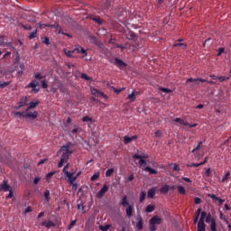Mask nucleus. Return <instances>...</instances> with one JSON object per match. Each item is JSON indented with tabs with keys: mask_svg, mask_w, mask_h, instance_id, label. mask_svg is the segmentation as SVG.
<instances>
[{
	"mask_svg": "<svg viewBox=\"0 0 231 231\" xmlns=\"http://www.w3.org/2000/svg\"><path fill=\"white\" fill-rule=\"evenodd\" d=\"M71 145L72 143L68 142L66 144L62 145L58 152V155L61 153L60 161L58 163V168H62L63 164L69 162V156L73 153V151L70 150Z\"/></svg>",
	"mask_w": 231,
	"mask_h": 231,
	"instance_id": "nucleus-1",
	"label": "nucleus"
},
{
	"mask_svg": "<svg viewBox=\"0 0 231 231\" xmlns=\"http://www.w3.org/2000/svg\"><path fill=\"white\" fill-rule=\"evenodd\" d=\"M194 82H195L196 85H199V82H200V83H209L212 86L217 85V83L215 81H213V80L208 81V80H207L205 79H202V78H199V79L189 78V79H188V80H186V84L194 83Z\"/></svg>",
	"mask_w": 231,
	"mask_h": 231,
	"instance_id": "nucleus-2",
	"label": "nucleus"
},
{
	"mask_svg": "<svg viewBox=\"0 0 231 231\" xmlns=\"http://www.w3.org/2000/svg\"><path fill=\"white\" fill-rule=\"evenodd\" d=\"M202 144H203L202 141L199 142V145H197V147H195L191 151V152H193V154H195V160H197V161L201 160L203 158V156H204V152H202V154L199 153V151L201 148Z\"/></svg>",
	"mask_w": 231,
	"mask_h": 231,
	"instance_id": "nucleus-3",
	"label": "nucleus"
},
{
	"mask_svg": "<svg viewBox=\"0 0 231 231\" xmlns=\"http://www.w3.org/2000/svg\"><path fill=\"white\" fill-rule=\"evenodd\" d=\"M39 82L36 79H33L32 82H30L26 88H32V93L37 94L40 92Z\"/></svg>",
	"mask_w": 231,
	"mask_h": 231,
	"instance_id": "nucleus-4",
	"label": "nucleus"
},
{
	"mask_svg": "<svg viewBox=\"0 0 231 231\" xmlns=\"http://www.w3.org/2000/svg\"><path fill=\"white\" fill-rule=\"evenodd\" d=\"M65 177L68 178L67 180L70 185H74V187L77 186L75 181L77 180V176H74L73 172L65 171Z\"/></svg>",
	"mask_w": 231,
	"mask_h": 231,
	"instance_id": "nucleus-5",
	"label": "nucleus"
},
{
	"mask_svg": "<svg viewBox=\"0 0 231 231\" xmlns=\"http://www.w3.org/2000/svg\"><path fill=\"white\" fill-rule=\"evenodd\" d=\"M38 117V112L37 111H24V119L29 120L32 118V120L36 119Z\"/></svg>",
	"mask_w": 231,
	"mask_h": 231,
	"instance_id": "nucleus-6",
	"label": "nucleus"
},
{
	"mask_svg": "<svg viewBox=\"0 0 231 231\" xmlns=\"http://www.w3.org/2000/svg\"><path fill=\"white\" fill-rule=\"evenodd\" d=\"M108 190H109V186L106 184H104V186L97 194V199H102Z\"/></svg>",
	"mask_w": 231,
	"mask_h": 231,
	"instance_id": "nucleus-7",
	"label": "nucleus"
},
{
	"mask_svg": "<svg viewBox=\"0 0 231 231\" xmlns=\"http://www.w3.org/2000/svg\"><path fill=\"white\" fill-rule=\"evenodd\" d=\"M90 39L92 43H94L99 50H103L105 48L104 44L97 38V36H91Z\"/></svg>",
	"mask_w": 231,
	"mask_h": 231,
	"instance_id": "nucleus-8",
	"label": "nucleus"
},
{
	"mask_svg": "<svg viewBox=\"0 0 231 231\" xmlns=\"http://www.w3.org/2000/svg\"><path fill=\"white\" fill-rule=\"evenodd\" d=\"M100 10H108L111 6V1L110 0H103L98 5Z\"/></svg>",
	"mask_w": 231,
	"mask_h": 231,
	"instance_id": "nucleus-9",
	"label": "nucleus"
},
{
	"mask_svg": "<svg viewBox=\"0 0 231 231\" xmlns=\"http://www.w3.org/2000/svg\"><path fill=\"white\" fill-rule=\"evenodd\" d=\"M18 106H15L17 110L21 109L23 106H28L27 97H23L20 101L17 103Z\"/></svg>",
	"mask_w": 231,
	"mask_h": 231,
	"instance_id": "nucleus-10",
	"label": "nucleus"
},
{
	"mask_svg": "<svg viewBox=\"0 0 231 231\" xmlns=\"http://www.w3.org/2000/svg\"><path fill=\"white\" fill-rule=\"evenodd\" d=\"M0 189L4 192H8L12 189L7 180H4L3 183L0 184Z\"/></svg>",
	"mask_w": 231,
	"mask_h": 231,
	"instance_id": "nucleus-11",
	"label": "nucleus"
},
{
	"mask_svg": "<svg viewBox=\"0 0 231 231\" xmlns=\"http://www.w3.org/2000/svg\"><path fill=\"white\" fill-rule=\"evenodd\" d=\"M208 197L210 198L211 199L217 201L218 206H222L225 202V199L216 196L215 194H208Z\"/></svg>",
	"mask_w": 231,
	"mask_h": 231,
	"instance_id": "nucleus-12",
	"label": "nucleus"
},
{
	"mask_svg": "<svg viewBox=\"0 0 231 231\" xmlns=\"http://www.w3.org/2000/svg\"><path fill=\"white\" fill-rule=\"evenodd\" d=\"M115 65L118 68V69H125L127 67V64L125 62H124L122 60L116 58L115 59Z\"/></svg>",
	"mask_w": 231,
	"mask_h": 231,
	"instance_id": "nucleus-13",
	"label": "nucleus"
},
{
	"mask_svg": "<svg viewBox=\"0 0 231 231\" xmlns=\"http://www.w3.org/2000/svg\"><path fill=\"white\" fill-rule=\"evenodd\" d=\"M162 223V217L159 216H153L150 218V225H160Z\"/></svg>",
	"mask_w": 231,
	"mask_h": 231,
	"instance_id": "nucleus-14",
	"label": "nucleus"
},
{
	"mask_svg": "<svg viewBox=\"0 0 231 231\" xmlns=\"http://www.w3.org/2000/svg\"><path fill=\"white\" fill-rule=\"evenodd\" d=\"M39 100L30 102L29 106H27L26 112H29L30 110L36 108L39 106Z\"/></svg>",
	"mask_w": 231,
	"mask_h": 231,
	"instance_id": "nucleus-15",
	"label": "nucleus"
},
{
	"mask_svg": "<svg viewBox=\"0 0 231 231\" xmlns=\"http://www.w3.org/2000/svg\"><path fill=\"white\" fill-rule=\"evenodd\" d=\"M42 226H45V227L48 228V229L56 226L55 223L52 222L51 220H48V221L45 220V221H43V222L42 223Z\"/></svg>",
	"mask_w": 231,
	"mask_h": 231,
	"instance_id": "nucleus-16",
	"label": "nucleus"
},
{
	"mask_svg": "<svg viewBox=\"0 0 231 231\" xmlns=\"http://www.w3.org/2000/svg\"><path fill=\"white\" fill-rule=\"evenodd\" d=\"M124 139H125V144H129L133 141L137 140L138 136L137 135H134V136L130 137V136L126 135V136L124 137Z\"/></svg>",
	"mask_w": 231,
	"mask_h": 231,
	"instance_id": "nucleus-17",
	"label": "nucleus"
},
{
	"mask_svg": "<svg viewBox=\"0 0 231 231\" xmlns=\"http://www.w3.org/2000/svg\"><path fill=\"white\" fill-rule=\"evenodd\" d=\"M120 205L123 207V208H126L128 206H130L131 204L129 203L128 201V198L126 195L123 196V199L121 200V203Z\"/></svg>",
	"mask_w": 231,
	"mask_h": 231,
	"instance_id": "nucleus-18",
	"label": "nucleus"
},
{
	"mask_svg": "<svg viewBox=\"0 0 231 231\" xmlns=\"http://www.w3.org/2000/svg\"><path fill=\"white\" fill-rule=\"evenodd\" d=\"M125 212H126L127 217H133V213H134V207H133V205H129L128 207H126Z\"/></svg>",
	"mask_w": 231,
	"mask_h": 231,
	"instance_id": "nucleus-19",
	"label": "nucleus"
},
{
	"mask_svg": "<svg viewBox=\"0 0 231 231\" xmlns=\"http://www.w3.org/2000/svg\"><path fill=\"white\" fill-rule=\"evenodd\" d=\"M91 92H92V95L97 97H102L105 96L103 92H100L97 88H91Z\"/></svg>",
	"mask_w": 231,
	"mask_h": 231,
	"instance_id": "nucleus-20",
	"label": "nucleus"
},
{
	"mask_svg": "<svg viewBox=\"0 0 231 231\" xmlns=\"http://www.w3.org/2000/svg\"><path fill=\"white\" fill-rule=\"evenodd\" d=\"M174 121H175V123L180 124V125H184V126L189 125V123L187 122V120H186V119H183V118H180V117L175 118Z\"/></svg>",
	"mask_w": 231,
	"mask_h": 231,
	"instance_id": "nucleus-21",
	"label": "nucleus"
},
{
	"mask_svg": "<svg viewBox=\"0 0 231 231\" xmlns=\"http://www.w3.org/2000/svg\"><path fill=\"white\" fill-rule=\"evenodd\" d=\"M138 222H137V224H136V228L139 230V231H141V230H143V217L140 216L139 217H138Z\"/></svg>",
	"mask_w": 231,
	"mask_h": 231,
	"instance_id": "nucleus-22",
	"label": "nucleus"
},
{
	"mask_svg": "<svg viewBox=\"0 0 231 231\" xmlns=\"http://www.w3.org/2000/svg\"><path fill=\"white\" fill-rule=\"evenodd\" d=\"M149 158V155L143 153V154H138V153H135L133 155V159L134 160H138V159H148Z\"/></svg>",
	"mask_w": 231,
	"mask_h": 231,
	"instance_id": "nucleus-23",
	"label": "nucleus"
},
{
	"mask_svg": "<svg viewBox=\"0 0 231 231\" xmlns=\"http://www.w3.org/2000/svg\"><path fill=\"white\" fill-rule=\"evenodd\" d=\"M171 187L168 184H164L162 187H161V193L166 195L170 191Z\"/></svg>",
	"mask_w": 231,
	"mask_h": 231,
	"instance_id": "nucleus-24",
	"label": "nucleus"
},
{
	"mask_svg": "<svg viewBox=\"0 0 231 231\" xmlns=\"http://www.w3.org/2000/svg\"><path fill=\"white\" fill-rule=\"evenodd\" d=\"M13 116L15 118L23 117L24 119V111L23 112L14 111L13 112Z\"/></svg>",
	"mask_w": 231,
	"mask_h": 231,
	"instance_id": "nucleus-25",
	"label": "nucleus"
},
{
	"mask_svg": "<svg viewBox=\"0 0 231 231\" xmlns=\"http://www.w3.org/2000/svg\"><path fill=\"white\" fill-rule=\"evenodd\" d=\"M144 171L150 172V175H156L158 173L155 169H152L150 166L145 167Z\"/></svg>",
	"mask_w": 231,
	"mask_h": 231,
	"instance_id": "nucleus-26",
	"label": "nucleus"
},
{
	"mask_svg": "<svg viewBox=\"0 0 231 231\" xmlns=\"http://www.w3.org/2000/svg\"><path fill=\"white\" fill-rule=\"evenodd\" d=\"M137 95H138V93L134 91L132 94H130V95L128 96V99L130 100V103L135 102V99H136V96H137Z\"/></svg>",
	"mask_w": 231,
	"mask_h": 231,
	"instance_id": "nucleus-27",
	"label": "nucleus"
},
{
	"mask_svg": "<svg viewBox=\"0 0 231 231\" xmlns=\"http://www.w3.org/2000/svg\"><path fill=\"white\" fill-rule=\"evenodd\" d=\"M58 88H59L60 93H63V94H67L68 93V88L62 83H60L58 86Z\"/></svg>",
	"mask_w": 231,
	"mask_h": 231,
	"instance_id": "nucleus-28",
	"label": "nucleus"
},
{
	"mask_svg": "<svg viewBox=\"0 0 231 231\" xmlns=\"http://www.w3.org/2000/svg\"><path fill=\"white\" fill-rule=\"evenodd\" d=\"M213 44L212 39L211 38H208L206 39V41H204V48L208 47L210 48Z\"/></svg>",
	"mask_w": 231,
	"mask_h": 231,
	"instance_id": "nucleus-29",
	"label": "nucleus"
},
{
	"mask_svg": "<svg viewBox=\"0 0 231 231\" xmlns=\"http://www.w3.org/2000/svg\"><path fill=\"white\" fill-rule=\"evenodd\" d=\"M177 47H180V48H182V50H186L188 47V44L180 43V42L173 43V48H177Z\"/></svg>",
	"mask_w": 231,
	"mask_h": 231,
	"instance_id": "nucleus-30",
	"label": "nucleus"
},
{
	"mask_svg": "<svg viewBox=\"0 0 231 231\" xmlns=\"http://www.w3.org/2000/svg\"><path fill=\"white\" fill-rule=\"evenodd\" d=\"M155 192H156L155 188L150 189L149 191H148V198L149 199H153V197L155 196Z\"/></svg>",
	"mask_w": 231,
	"mask_h": 231,
	"instance_id": "nucleus-31",
	"label": "nucleus"
},
{
	"mask_svg": "<svg viewBox=\"0 0 231 231\" xmlns=\"http://www.w3.org/2000/svg\"><path fill=\"white\" fill-rule=\"evenodd\" d=\"M155 210V206L154 205H148L147 207H146V209H145V211L147 212V213H152L153 211Z\"/></svg>",
	"mask_w": 231,
	"mask_h": 231,
	"instance_id": "nucleus-32",
	"label": "nucleus"
},
{
	"mask_svg": "<svg viewBox=\"0 0 231 231\" xmlns=\"http://www.w3.org/2000/svg\"><path fill=\"white\" fill-rule=\"evenodd\" d=\"M85 49L83 47H76L75 50H73V52L77 53V54H82V52H84Z\"/></svg>",
	"mask_w": 231,
	"mask_h": 231,
	"instance_id": "nucleus-33",
	"label": "nucleus"
},
{
	"mask_svg": "<svg viewBox=\"0 0 231 231\" xmlns=\"http://www.w3.org/2000/svg\"><path fill=\"white\" fill-rule=\"evenodd\" d=\"M177 191H179V194L185 195L186 189L183 186H177Z\"/></svg>",
	"mask_w": 231,
	"mask_h": 231,
	"instance_id": "nucleus-34",
	"label": "nucleus"
},
{
	"mask_svg": "<svg viewBox=\"0 0 231 231\" xmlns=\"http://www.w3.org/2000/svg\"><path fill=\"white\" fill-rule=\"evenodd\" d=\"M125 11L123 7H119L116 12V14L119 17L124 16Z\"/></svg>",
	"mask_w": 231,
	"mask_h": 231,
	"instance_id": "nucleus-35",
	"label": "nucleus"
},
{
	"mask_svg": "<svg viewBox=\"0 0 231 231\" xmlns=\"http://www.w3.org/2000/svg\"><path fill=\"white\" fill-rule=\"evenodd\" d=\"M209 227H210V231H217L216 220H212Z\"/></svg>",
	"mask_w": 231,
	"mask_h": 231,
	"instance_id": "nucleus-36",
	"label": "nucleus"
},
{
	"mask_svg": "<svg viewBox=\"0 0 231 231\" xmlns=\"http://www.w3.org/2000/svg\"><path fill=\"white\" fill-rule=\"evenodd\" d=\"M34 79L37 80H42L45 79V76L42 75L40 72L34 73Z\"/></svg>",
	"mask_w": 231,
	"mask_h": 231,
	"instance_id": "nucleus-37",
	"label": "nucleus"
},
{
	"mask_svg": "<svg viewBox=\"0 0 231 231\" xmlns=\"http://www.w3.org/2000/svg\"><path fill=\"white\" fill-rule=\"evenodd\" d=\"M230 177V171H226L225 175L222 177L221 181L225 183Z\"/></svg>",
	"mask_w": 231,
	"mask_h": 231,
	"instance_id": "nucleus-38",
	"label": "nucleus"
},
{
	"mask_svg": "<svg viewBox=\"0 0 231 231\" xmlns=\"http://www.w3.org/2000/svg\"><path fill=\"white\" fill-rule=\"evenodd\" d=\"M207 225L197 224V231H206Z\"/></svg>",
	"mask_w": 231,
	"mask_h": 231,
	"instance_id": "nucleus-39",
	"label": "nucleus"
},
{
	"mask_svg": "<svg viewBox=\"0 0 231 231\" xmlns=\"http://www.w3.org/2000/svg\"><path fill=\"white\" fill-rule=\"evenodd\" d=\"M213 221H215V218L212 217L210 213H208V216H206V223L209 224Z\"/></svg>",
	"mask_w": 231,
	"mask_h": 231,
	"instance_id": "nucleus-40",
	"label": "nucleus"
},
{
	"mask_svg": "<svg viewBox=\"0 0 231 231\" xmlns=\"http://www.w3.org/2000/svg\"><path fill=\"white\" fill-rule=\"evenodd\" d=\"M56 174V171H51L47 174L46 176V180L48 182H50L51 179Z\"/></svg>",
	"mask_w": 231,
	"mask_h": 231,
	"instance_id": "nucleus-41",
	"label": "nucleus"
},
{
	"mask_svg": "<svg viewBox=\"0 0 231 231\" xmlns=\"http://www.w3.org/2000/svg\"><path fill=\"white\" fill-rule=\"evenodd\" d=\"M92 20L98 25H102L103 24V22L101 20V18L99 16L97 17H93Z\"/></svg>",
	"mask_w": 231,
	"mask_h": 231,
	"instance_id": "nucleus-42",
	"label": "nucleus"
},
{
	"mask_svg": "<svg viewBox=\"0 0 231 231\" xmlns=\"http://www.w3.org/2000/svg\"><path fill=\"white\" fill-rule=\"evenodd\" d=\"M64 53L66 54L67 57L69 58H73V53H76L75 51H68L67 49L64 50Z\"/></svg>",
	"mask_w": 231,
	"mask_h": 231,
	"instance_id": "nucleus-43",
	"label": "nucleus"
},
{
	"mask_svg": "<svg viewBox=\"0 0 231 231\" xmlns=\"http://www.w3.org/2000/svg\"><path fill=\"white\" fill-rule=\"evenodd\" d=\"M159 91L166 94L172 93V90L167 88H159Z\"/></svg>",
	"mask_w": 231,
	"mask_h": 231,
	"instance_id": "nucleus-44",
	"label": "nucleus"
},
{
	"mask_svg": "<svg viewBox=\"0 0 231 231\" xmlns=\"http://www.w3.org/2000/svg\"><path fill=\"white\" fill-rule=\"evenodd\" d=\"M109 228H110V225H109V224H107V225H106V226H104V225H99V229H100L101 231H108Z\"/></svg>",
	"mask_w": 231,
	"mask_h": 231,
	"instance_id": "nucleus-45",
	"label": "nucleus"
},
{
	"mask_svg": "<svg viewBox=\"0 0 231 231\" xmlns=\"http://www.w3.org/2000/svg\"><path fill=\"white\" fill-rule=\"evenodd\" d=\"M82 121H83L84 123H90V124L93 123V119H92L91 117L88 116H84V117L82 118Z\"/></svg>",
	"mask_w": 231,
	"mask_h": 231,
	"instance_id": "nucleus-46",
	"label": "nucleus"
},
{
	"mask_svg": "<svg viewBox=\"0 0 231 231\" xmlns=\"http://www.w3.org/2000/svg\"><path fill=\"white\" fill-rule=\"evenodd\" d=\"M36 36H37V30H35V31L30 32V34H29V40H33V39L36 38Z\"/></svg>",
	"mask_w": 231,
	"mask_h": 231,
	"instance_id": "nucleus-47",
	"label": "nucleus"
},
{
	"mask_svg": "<svg viewBox=\"0 0 231 231\" xmlns=\"http://www.w3.org/2000/svg\"><path fill=\"white\" fill-rule=\"evenodd\" d=\"M81 79H84L86 81H91L92 80V79L89 76H88L86 73L81 74Z\"/></svg>",
	"mask_w": 231,
	"mask_h": 231,
	"instance_id": "nucleus-48",
	"label": "nucleus"
},
{
	"mask_svg": "<svg viewBox=\"0 0 231 231\" xmlns=\"http://www.w3.org/2000/svg\"><path fill=\"white\" fill-rule=\"evenodd\" d=\"M115 172V170L113 168L111 169H108L106 171V178H109L111 177V175Z\"/></svg>",
	"mask_w": 231,
	"mask_h": 231,
	"instance_id": "nucleus-49",
	"label": "nucleus"
},
{
	"mask_svg": "<svg viewBox=\"0 0 231 231\" xmlns=\"http://www.w3.org/2000/svg\"><path fill=\"white\" fill-rule=\"evenodd\" d=\"M9 85H10V81L0 82V88L4 89L5 88L8 87Z\"/></svg>",
	"mask_w": 231,
	"mask_h": 231,
	"instance_id": "nucleus-50",
	"label": "nucleus"
},
{
	"mask_svg": "<svg viewBox=\"0 0 231 231\" xmlns=\"http://www.w3.org/2000/svg\"><path fill=\"white\" fill-rule=\"evenodd\" d=\"M99 177H100V172L98 171V172L92 175L91 180L95 181V180H98Z\"/></svg>",
	"mask_w": 231,
	"mask_h": 231,
	"instance_id": "nucleus-51",
	"label": "nucleus"
},
{
	"mask_svg": "<svg viewBox=\"0 0 231 231\" xmlns=\"http://www.w3.org/2000/svg\"><path fill=\"white\" fill-rule=\"evenodd\" d=\"M39 28L43 29V28H51L52 24H45V23H39L38 24Z\"/></svg>",
	"mask_w": 231,
	"mask_h": 231,
	"instance_id": "nucleus-52",
	"label": "nucleus"
},
{
	"mask_svg": "<svg viewBox=\"0 0 231 231\" xmlns=\"http://www.w3.org/2000/svg\"><path fill=\"white\" fill-rule=\"evenodd\" d=\"M145 198H146V191H142L140 196V203H143Z\"/></svg>",
	"mask_w": 231,
	"mask_h": 231,
	"instance_id": "nucleus-53",
	"label": "nucleus"
},
{
	"mask_svg": "<svg viewBox=\"0 0 231 231\" xmlns=\"http://www.w3.org/2000/svg\"><path fill=\"white\" fill-rule=\"evenodd\" d=\"M140 161H139V166L140 167H145L146 166V161L143 158H139Z\"/></svg>",
	"mask_w": 231,
	"mask_h": 231,
	"instance_id": "nucleus-54",
	"label": "nucleus"
},
{
	"mask_svg": "<svg viewBox=\"0 0 231 231\" xmlns=\"http://www.w3.org/2000/svg\"><path fill=\"white\" fill-rule=\"evenodd\" d=\"M228 79H229V77H223V76L217 77V80L219 82L227 81Z\"/></svg>",
	"mask_w": 231,
	"mask_h": 231,
	"instance_id": "nucleus-55",
	"label": "nucleus"
},
{
	"mask_svg": "<svg viewBox=\"0 0 231 231\" xmlns=\"http://www.w3.org/2000/svg\"><path fill=\"white\" fill-rule=\"evenodd\" d=\"M42 43L49 46L51 43L50 39L48 37L42 38Z\"/></svg>",
	"mask_w": 231,
	"mask_h": 231,
	"instance_id": "nucleus-56",
	"label": "nucleus"
},
{
	"mask_svg": "<svg viewBox=\"0 0 231 231\" xmlns=\"http://www.w3.org/2000/svg\"><path fill=\"white\" fill-rule=\"evenodd\" d=\"M136 38V34L134 32H130L128 34L129 40H134Z\"/></svg>",
	"mask_w": 231,
	"mask_h": 231,
	"instance_id": "nucleus-57",
	"label": "nucleus"
},
{
	"mask_svg": "<svg viewBox=\"0 0 231 231\" xmlns=\"http://www.w3.org/2000/svg\"><path fill=\"white\" fill-rule=\"evenodd\" d=\"M225 52V48H218L217 57H220Z\"/></svg>",
	"mask_w": 231,
	"mask_h": 231,
	"instance_id": "nucleus-58",
	"label": "nucleus"
},
{
	"mask_svg": "<svg viewBox=\"0 0 231 231\" xmlns=\"http://www.w3.org/2000/svg\"><path fill=\"white\" fill-rule=\"evenodd\" d=\"M41 84H42V88L43 89H47V88H48V83L46 82L45 79L42 80V81H41Z\"/></svg>",
	"mask_w": 231,
	"mask_h": 231,
	"instance_id": "nucleus-59",
	"label": "nucleus"
},
{
	"mask_svg": "<svg viewBox=\"0 0 231 231\" xmlns=\"http://www.w3.org/2000/svg\"><path fill=\"white\" fill-rule=\"evenodd\" d=\"M77 220H72L70 224L68 226V229L71 230L73 226H76Z\"/></svg>",
	"mask_w": 231,
	"mask_h": 231,
	"instance_id": "nucleus-60",
	"label": "nucleus"
},
{
	"mask_svg": "<svg viewBox=\"0 0 231 231\" xmlns=\"http://www.w3.org/2000/svg\"><path fill=\"white\" fill-rule=\"evenodd\" d=\"M50 194H51L50 190L47 189V190L45 191V193H44V198H45L46 201H49V200H50Z\"/></svg>",
	"mask_w": 231,
	"mask_h": 231,
	"instance_id": "nucleus-61",
	"label": "nucleus"
},
{
	"mask_svg": "<svg viewBox=\"0 0 231 231\" xmlns=\"http://www.w3.org/2000/svg\"><path fill=\"white\" fill-rule=\"evenodd\" d=\"M162 132L161 130L155 131V138H162Z\"/></svg>",
	"mask_w": 231,
	"mask_h": 231,
	"instance_id": "nucleus-62",
	"label": "nucleus"
},
{
	"mask_svg": "<svg viewBox=\"0 0 231 231\" xmlns=\"http://www.w3.org/2000/svg\"><path fill=\"white\" fill-rule=\"evenodd\" d=\"M81 131H82V129L80 127H76V128L72 129L71 134H78L79 132H81Z\"/></svg>",
	"mask_w": 231,
	"mask_h": 231,
	"instance_id": "nucleus-63",
	"label": "nucleus"
},
{
	"mask_svg": "<svg viewBox=\"0 0 231 231\" xmlns=\"http://www.w3.org/2000/svg\"><path fill=\"white\" fill-rule=\"evenodd\" d=\"M156 230H157L156 225L150 224V231H156Z\"/></svg>",
	"mask_w": 231,
	"mask_h": 231,
	"instance_id": "nucleus-64",
	"label": "nucleus"
}]
</instances>
